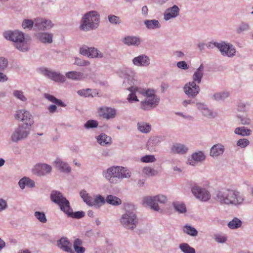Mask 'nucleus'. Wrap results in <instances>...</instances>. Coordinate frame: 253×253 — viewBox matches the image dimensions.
Listing matches in <instances>:
<instances>
[{"instance_id": "f257e3e1", "label": "nucleus", "mask_w": 253, "mask_h": 253, "mask_svg": "<svg viewBox=\"0 0 253 253\" xmlns=\"http://www.w3.org/2000/svg\"><path fill=\"white\" fill-rule=\"evenodd\" d=\"M214 199L221 205H239L243 203L244 198L241 193L235 189L220 188L215 192Z\"/></svg>"}, {"instance_id": "f03ea898", "label": "nucleus", "mask_w": 253, "mask_h": 253, "mask_svg": "<svg viewBox=\"0 0 253 253\" xmlns=\"http://www.w3.org/2000/svg\"><path fill=\"white\" fill-rule=\"evenodd\" d=\"M103 176L112 184H116L124 178H129L131 173L129 170L119 166H112L102 171Z\"/></svg>"}, {"instance_id": "7ed1b4c3", "label": "nucleus", "mask_w": 253, "mask_h": 253, "mask_svg": "<svg viewBox=\"0 0 253 253\" xmlns=\"http://www.w3.org/2000/svg\"><path fill=\"white\" fill-rule=\"evenodd\" d=\"M100 22V15L92 10L85 13L80 22V29L83 31H89L96 29Z\"/></svg>"}, {"instance_id": "20e7f679", "label": "nucleus", "mask_w": 253, "mask_h": 253, "mask_svg": "<svg viewBox=\"0 0 253 253\" xmlns=\"http://www.w3.org/2000/svg\"><path fill=\"white\" fill-rule=\"evenodd\" d=\"M4 37L15 43V46L18 50L26 51L29 49V44L25 41L24 34L18 31H8L3 33Z\"/></svg>"}, {"instance_id": "39448f33", "label": "nucleus", "mask_w": 253, "mask_h": 253, "mask_svg": "<svg viewBox=\"0 0 253 253\" xmlns=\"http://www.w3.org/2000/svg\"><path fill=\"white\" fill-rule=\"evenodd\" d=\"M120 220L121 224L124 228L130 230L136 228L138 222L136 214L130 211H127L123 214Z\"/></svg>"}, {"instance_id": "423d86ee", "label": "nucleus", "mask_w": 253, "mask_h": 253, "mask_svg": "<svg viewBox=\"0 0 253 253\" xmlns=\"http://www.w3.org/2000/svg\"><path fill=\"white\" fill-rule=\"evenodd\" d=\"M167 201V198L163 195H158L155 196H147L143 200V205L149 206L155 211H159L160 208L158 203L165 204Z\"/></svg>"}, {"instance_id": "0eeeda50", "label": "nucleus", "mask_w": 253, "mask_h": 253, "mask_svg": "<svg viewBox=\"0 0 253 253\" xmlns=\"http://www.w3.org/2000/svg\"><path fill=\"white\" fill-rule=\"evenodd\" d=\"M31 126L27 123L19 125L11 136L12 141L16 142L26 138L30 133Z\"/></svg>"}, {"instance_id": "6e6552de", "label": "nucleus", "mask_w": 253, "mask_h": 253, "mask_svg": "<svg viewBox=\"0 0 253 253\" xmlns=\"http://www.w3.org/2000/svg\"><path fill=\"white\" fill-rule=\"evenodd\" d=\"M41 73L48 79L58 83H64L66 81L65 76L60 72L49 70L46 68H41Z\"/></svg>"}, {"instance_id": "1a4fd4ad", "label": "nucleus", "mask_w": 253, "mask_h": 253, "mask_svg": "<svg viewBox=\"0 0 253 253\" xmlns=\"http://www.w3.org/2000/svg\"><path fill=\"white\" fill-rule=\"evenodd\" d=\"M191 191L196 198L202 201L206 202L211 198V194L207 190L197 185L192 186Z\"/></svg>"}, {"instance_id": "9d476101", "label": "nucleus", "mask_w": 253, "mask_h": 253, "mask_svg": "<svg viewBox=\"0 0 253 253\" xmlns=\"http://www.w3.org/2000/svg\"><path fill=\"white\" fill-rule=\"evenodd\" d=\"M15 119L18 121L24 122V124H28V125L32 126L34 121L32 118L30 113L24 109H20L16 111Z\"/></svg>"}, {"instance_id": "9b49d317", "label": "nucleus", "mask_w": 253, "mask_h": 253, "mask_svg": "<svg viewBox=\"0 0 253 253\" xmlns=\"http://www.w3.org/2000/svg\"><path fill=\"white\" fill-rule=\"evenodd\" d=\"M216 47L219 49L223 56L231 57L235 55L236 49L232 44L226 43L224 42L216 43Z\"/></svg>"}, {"instance_id": "f8f14e48", "label": "nucleus", "mask_w": 253, "mask_h": 253, "mask_svg": "<svg viewBox=\"0 0 253 253\" xmlns=\"http://www.w3.org/2000/svg\"><path fill=\"white\" fill-rule=\"evenodd\" d=\"M183 90L189 97L194 98L199 93L200 87L195 82H191L185 84Z\"/></svg>"}, {"instance_id": "ddd939ff", "label": "nucleus", "mask_w": 253, "mask_h": 253, "mask_svg": "<svg viewBox=\"0 0 253 253\" xmlns=\"http://www.w3.org/2000/svg\"><path fill=\"white\" fill-rule=\"evenodd\" d=\"M57 247L63 251L68 253H75L72 249V244L67 237H62L57 242Z\"/></svg>"}, {"instance_id": "4468645a", "label": "nucleus", "mask_w": 253, "mask_h": 253, "mask_svg": "<svg viewBox=\"0 0 253 253\" xmlns=\"http://www.w3.org/2000/svg\"><path fill=\"white\" fill-rule=\"evenodd\" d=\"M51 167L46 164H37L34 169L33 171L38 175L42 176L50 172Z\"/></svg>"}, {"instance_id": "2eb2a0df", "label": "nucleus", "mask_w": 253, "mask_h": 253, "mask_svg": "<svg viewBox=\"0 0 253 253\" xmlns=\"http://www.w3.org/2000/svg\"><path fill=\"white\" fill-rule=\"evenodd\" d=\"M153 99L145 98L140 103L141 108L145 111L150 110L156 107L159 104L160 100H156L154 97Z\"/></svg>"}, {"instance_id": "dca6fc26", "label": "nucleus", "mask_w": 253, "mask_h": 253, "mask_svg": "<svg viewBox=\"0 0 253 253\" xmlns=\"http://www.w3.org/2000/svg\"><path fill=\"white\" fill-rule=\"evenodd\" d=\"M150 59L145 54H141L132 59L133 64L136 66L147 67L149 65Z\"/></svg>"}, {"instance_id": "f3484780", "label": "nucleus", "mask_w": 253, "mask_h": 253, "mask_svg": "<svg viewBox=\"0 0 253 253\" xmlns=\"http://www.w3.org/2000/svg\"><path fill=\"white\" fill-rule=\"evenodd\" d=\"M206 156L204 153L202 151L194 153L191 157L188 160V163L193 166H196L198 163L204 161Z\"/></svg>"}, {"instance_id": "a211bd4d", "label": "nucleus", "mask_w": 253, "mask_h": 253, "mask_svg": "<svg viewBox=\"0 0 253 253\" xmlns=\"http://www.w3.org/2000/svg\"><path fill=\"white\" fill-rule=\"evenodd\" d=\"M179 13V8L178 7L174 5L171 7L167 8L164 14V19L166 20H169L171 18L177 17Z\"/></svg>"}, {"instance_id": "6ab92c4d", "label": "nucleus", "mask_w": 253, "mask_h": 253, "mask_svg": "<svg viewBox=\"0 0 253 253\" xmlns=\"http://www.w3.org/2000/svg\"><path fill=\"white\" fill-rule=\"evenodd\" d=\"M196 106L198 109L201 112L203 115L205 117L209 119H212L215 117V114L204 103H197Z\"/></svg>"}, {"instance_id": "aec40b11", "label": "nucleus", "mask_w": 253, "mask_h": 253, "mask_svg": "<svg viewBox=\"0 0 253 253\" xmlns=\"http://www.w3.org/2000/svg\"><path fill=\"white\" fill-rule=\"evenodd\" d=\"M100 115L103 118L110 119L114 118L116 115V110L115 109L103 107L99 109Z\"/></svg>"}, {"instance_id": "412c9836", "label": "nucleus", "mask_w": 253, "mask_h": 253, "mask_svg": "<svg viewBox=\"0 0 253 253\" xmlns=\"http://www.w3.org/2000/svg\"><path fill=\"white\" fill-rule=\"evenodd\" d=\"M142 41L141 39L136 36H127L123 40V42L128 46H138Z\"/></svg>"}, {"instance_id": "4be33fe9", "label": "nucleus", "mask_w": 253, "mask_h": 253, "mask_svg": "<svg viewBox=\"0 0 253 253\" xmlns=\"http://www.w3.org/2000/svg\"><path fill=\"white\" fill-rule=\"evenodd\" d=\"M55 167L60 172L68 173L71 171V168L69 165L60 159H57L54 162Z\"/></svg>"}, {"instance_id": "5701e85b", "label": "nucleus", "mask_w": 253, "mask_h": 253, "mask_svg": "<svg viewBox=\"0 0 253 253\" xmlns=\"http://www.w3.org/2000/svg\"><path fill=\"white\" fill-rule=\"evenodd\" d=\"M162 140L161 136L151 137L147 141L146 146L148 150L153 151L155 150V147L159 145Z\"/></svg>"}, {"instance_id": "b1692460", "label": "nucleus", "mask_w": 253, "mask_h": 253, "mask_svg": "<svg viewBox=\"0 0 253 253\" xmlns=\"http://www.w3.org/2000/svg\"><path fill=\"white\" fill-rule=\"evenodd\" d=\"M127 89L131 92L127 97L128 101L129 103L138 102L139 100L136 96V92L140 93V88L137 86H130V87L127 88Z\"/></svg>"}, {"instance_id": "393cba45", "label": "nucleus", "mask_w": 253, "mask_h": 253, "mask_svg": "<svg viewBox=\"0 0 253 253\" xmlns=\"http://www.w3.org/2000/svg\"><path fill=\"white\" fill-rule=\"evenodd\" d=\"M224 147L221 144L214 145L211 149L210 155L213 157H216L222 155L224 151Z\"/></svg>"}, {"instance_id": "a878e982", "label": "nucleus", "mask_w": 253, "mask_h": 253, "mask_svg": "<svg viewBox=\"0 0 253 253\" xmlns=\"http://www.w3.org/2000/svg\"><path fill=\"white\" fill-rule=\"evenodd\" d=\"M37 39L43 43L52 42V35L47 33H39L36 35Z\"/></svg>"}, {"instance_id": "bb28decb", "label": "nucleus", "mask_w": 253, "mask_h": 253, "mask_svg": "<svg viewBox=\"0 0 253 253\" xmlns=\"http://www.w3.org/2000/svg\"><path fill=\"white\" fill-rule=\"evenodd\" d=\"M204 67L202 64L200 67L196 70L193 75V81L195 84H199L201 82L202 79L204 75Z\"/></svg>"}, {"instance_id": "cd10ccee", "label": "nucleus", "mask_w": 253, "mask_h": 253, "mask_svg": "<svg viewBox=\"0 0 253 253\" xmlns=\"http://www.w3.org/2000/svg\"><path fill=\"white\" fill-rule=\"evenodd\" d=\"M188 148L184 144L180 143L174 144L171 148V151L175 154H184L188 151Z\"/></svg>"}, {"instance_id": "c85d7f7f", "label": "nucleus", "mask_w": 253, "mask_h": 253, "mask_svg": "<svg viewBox=\"0 0 253 253\" xmlns=\"http://www.w3.org/2000/svg\"><path fill=\"white\" fill-rule=\"evenodd\" d=\"M57 205L61 211L66 214L69 211L71 210V206L69 201L66 199V197L61 200Z\"/></svg>"}, {"instance_id": "c756f323", "label": "nucleus", "mask_w": 253, "mask_h": 253, "mask_svg": "<svg viewBox=\"0 0 253 253\" xmlns=\"http://www.w3.org/2000/svg\"><path fill=\"white\" fill-rule=\"evenodd\" d=\"M66 77L73 80H81L84 78L83 73L77 71H70L66 73Z\"/></svg>"}, {"instance_id": "7c9ffc66", "label": "nucleus", "mask_w": 253, "mask_h": 253, "mask_svg": "<svg viewBox=\"0 0 253 253\" xmlns=\"http://www.w3.org/2000/svg\"><path fill=\"white\" fill-rule=\"evenodd\" d=\"M50 197L52 202L56 204L65 198L61 192L56 190L51 191Z\"/></svg>"}, {"instance_id": "2f4dec72", "label": "nucleus", "mask_w": 253, "mask_h": 253, "mask_svg": "<svg viewBox=\"0 0 253 253\" xmlns=\"http://www.w3.org/2000/svg\"><path fill=\"white\" fill-rule=\"evenodd\" d=\"M144 23L147 29L150 30H154L159 29L161 27V25L157 20H146Z\"/></svg>"}, {"instance_id": "473e14b6", "label": "nucleus", "mask_w": 253, "mask_h": 253, "mask_svg": "<svg viewBox=\"0 0 253 253\" xmlns=\"http://www.w3.org/2000/svg\"><path fill=\"white\" fill-rule=\"evenodd\" d=\"M137 126L138 130L142 133H147L151 130V126L146 122H138Z\"/></svg>"}, {"instance_id": "72a5a7b5", "label": "nucleus", "mask_w": 253, "mask_h": 253, "mask_svg": "<svg viewBox=\"0 0 253 253\" xmlns=\"http://www.w3.org/2000/svg\"><path fill=\"white\" fill-rule=\"evenodd\" d=\"M250 30V26L247 22H241L236 28V33L237 34H241L245 32Z\"/></svg>"}, {"instance_id": "f704fd0d", "label": "nucleus", "mask_w": 253, "mask_h": 253, "mask_svg": "<svg viewBox=\"0 0 253 253\" xmlns=\"http://www.w3.org/2000/svg\"><path fill=\"white\" fill-rule=\"evenodd\" d=\"M97 141L101 145L104 146L111 143V138L105 133H101L97 137Z\"/></svg>"}, {"instance_id": "c9c22d12", "label": "nucleus", "mask_w": 253, "mask_h": 253, "mask_svg": "<svg viewBox=\"0 0 253 253\" xmlns=\"http://www.w3.org/2000/svg\"><path fill=\"white\" fill-rule=\"evenodd\" d=\"M172 206L175 210L180 213H184L187 211L186 207L182 202L174 201L172 203Z\"/></svg>"}, {"instance_id": "e433bc0d", "label": "nucleus", "mask_w": 253, "mask_h": 253, "mask_svg": "<svg viewBox=\"0 0 253 253\" xmlns=\"http://www.w3.org/2000/svg\"><path fill=\"white\" fill-rule=\"evenodd\" d=\"M83 242L80 239H76L73 244V247L76 253H84L85 249L82 247Z\"/></svg>"}, {"instance_id": "4c0bfd02", "label": "nucleus", "mask_w": 253, "mask_h": 253, "mask_svg": "<svg viewBox=\"0 0 253 253\" xmlns=\"http://www.w3.org/2000/svg\"><path fill=\"white\" fill-rule=\"evenodd\" d=\"M105 201L107 203L113 206H119L122 204V201L120 198L112 195H108Z\"/></svg>"}, {"instance_id": "58836bf2", "label": "nucleus", "mask_w": 253, "mask_h": 253, "mask_svg": "<svg viewBox=\"0 0 253 253\" xmlns=\"http://www.w3.org/2000/svg\"><path fill=\"white\" fill-rule=\"evenodd\" d=\"M104 56L103 53L100 50L95 47H90V51L88 55V57L94 58H102Z\"/></svg>"}, {"instance_id": "ea45409f", "label": "nucleus", "mask_w": 253, "mask_h": 253, "mask_svg": "<svg viewBox=\"0 0 253 253\" xmlns=\"http://www.w3.org/2000/svg\"><path fill=\"white\" fill-rule=\"evenodd\" d=\"M140 93L145 96L146 98L153 99L152 97L154 96L156 100H160V98L155 95L154 90H145L140 88Z\"/></svg>"}, {"instance_id": "a19ab883", "label": "nucleus", "mask_w": 253, "mask_h": 253, "mask_svg": "<svg viewBox=\"0 0 253 253\" xmlns=\"http://www.w3.org/2000/svg\"><path fill=\"white\" fill-rule=\"evenodd\" d=\"M242 221L237 217H234L228 223V226L230 229H235L240 227L242 225Z\"/></svg>"}, {"instance_id": "79ce46f5", "label": "nucleus", "mask_w": 253, "mask_h": 253, "mask_svg": "<svg viewBox=\"0 0 253 253\" xmlns=\"http://www.w3.org/2000/svg\"><path fill=\"white\" fill-rule=\"evenodd\" d=\"M229 96V92L226 91L217 92L212 96V98L216 101L222 100Z\"/></svg>"}, {"instance_id": "37998d69", "label": "nucleus", "mask_w": 253, "mask_h": 253, "mask_svg": "<svg viewBox=\"0 0 253 253\" xmlns=\"http://www.w3.org/2000/svg\"><path fill=\"white\" fill-rule=\"evenodd\" d=\"M66 214L68 217L77 219L83 217L85 215V213L83 211H78L74 212L72 208H71V210L69 211Z\"/></svg>"}, {"instance_id": "c03bdc74", "label": "nucleus", "mask_w": 253, "mask_h": 253, "mask_svg": "<svg viewBox=\"0 0 253 253\" xmlns=\"http://www.w3.org/2000/svg\"><path fill=\"white\" fill-rule=\"evenodd\" d=\"M183 231L184 233L192 236H196L198 235L197 230L195 228L188 225L184 226Z\"/></svg>"}, {"instance_id": "a18cd8bd", "label": "nucleus", "mask_w": 253, "mask_h": 253, "mask_svg": "<svg viewBox=\"0 0 253 253\" xmlns=\"http://www.w3.org/2000/svg\"><path fill=\"white\" fill-rule=\"evenodd\" d=\"M179 248L184 253H195V250L187 243H182L179 245Z\"/></svg>"}, {"instance_id": "49530a36", "label": "nucleus", "mask_w": 253, "mask_h": 253, "mask_svg": "<svg viewBox=\"0 0 253 253\" xmlns=\"http://www.w3.org/2000/svg\"><path fill=\"white\" fill-rule=\"evenodd\" d=\"M250 129H246L244 126L237 127L235 128L234 130L235 134L243 136L249 135L250 134Z\"/></svg>"}, {"instance_id": "de8ad7c7", "label": "nucleus", "mask_w": 253, "mask_h": 253, "mask_svg": "<svg viewBox=\"0 0 253 253\" xmlns=\"http://www.w3.org/2000/svg\"><path fill=\"white\" fill-rule=\"evenodd\" d=\"M13 96L20 101L25 102L27 100V98L24 94V92L22 90H15L13 92Z\"/></svg>"}, {"instance_id": "09e8293b", "label": "nucleus", "mask_w": 253, "mask_h": 253, "mask_svg": "<svg viewBox=\"0 0 253 253\" xmlns=\"http://www.w3.org/2000/svg\"><path fill=\"white\" fill-rule=\"evenodd\" d=\"M92 201L93 203L91 206H94L99 207L105 203L104 198L101 195L96 196L94 199L93 198Z\"/></svg>"}, {"instance_id": "8fccbe9b", "label": "nucleus", "mask_w": 253, "mask_h": 253, "mask_svg": "<svg viewBox=\"0 0 253 253\" xmlns=\"http://www.w3.org/2000/svg\"><path fill=\"white\" fill-rule=\"evenodd\" d=\"M34 215L41 222L43 223L46 222L47 219L43 212L36 211L34 213Z\"/></svg>"}, {"instance_id": "3c124183", "label": "nucleus", "mask_w": 253, "mask_h": 253, "mask_svg": "<svg viewBox=\"0 0 253 253\" xmlns=\"http://www.w3.org/2000/svg\"><path fill=\"white\" fill-rule=\"evenodd\" d=\"M108 21L112 24L118 25L121 23L120 17L115 15H109L108 16Z\"/></svg>"}, {"instance_id": "603ef678", "label": "nucleus", "mask_w": 253, "mask_h": 253, "mask_svg": "<svg viewBox=\"0 0 253 253\" xmlns=\"http://www.w3.org/2000/svg\"><path fill=\"white\" fill-rule=\"evenodd\" d=\"M74 64L79 66L86 67L90 65V62L87 60L77 57L75 58V61Z\"/></svg>"}, {"instance_id": "864d4df0", "label": "nucleus", "mask_w": 253, "mask_h": 253, "mask_svg": "<svg viewBox=\"0 0 253 253\" xmlns=\"http://www.w3.org/2000/svg\"><path fill=\"white\" fill-rule=\"evenodd\" d=\"M78 93L81 96L87 97H93L92 94V90L90 88H87L86 89H81L78 91Z\"/></svg>"}, {"instance_id": "5fc2aeb1", "label": "nucleus", "mask_w": 253, "mask_h": 253, "mask_svg": "<svg viewBox=\"0 0 253 253\" xmlns=\"http://www.w3.org/2000/svg\"><path fill=\"white\" fill-rule=\"evenodd\" d=\"M143 173L149 176H155L157 174V171L150 167H145L142 170Z\"/></svg>"}, {"instance_id": "6e6d98bb", "label": "nucleus", "mask_w": 253, "mask_h": 253, "mask_svg": "<svg viewBox=\"0 0 253 253\" xmlns=\"http://www.w3.org/2000/svg\"><path fill=\"white\" fill-rule=\"evenodd\" d=\"M98 125V122L95 120H90L87 121L84 124V126L85 128H93L96 127Z\"/></svg>"}, {"instance_id": "4d7b16f0", "label": "nucleus", "mask_w": 253, "mask_h": 253, "mask_svg": "<svg viewBox=\"0 0 253 253\" xmlns=\"http://www.w3.org/2000/svg\"><path fill=\"white\" fill-rule=\"evenodd\" d=\"M34 29L35 30H44L42 19H37L35 21Z\"/></svg>"}, {"instance_id": "13d9d810", "label": "nucleus", "mask_w": 253, "mask_h": 253, "mask_svg": "<svg viewBox=\"0 0 253 253\" xmlns=\"http://www.w3.org/2000/svg\"><path fill=\"white\" fill-rule=\"evenodd\" d=\"M127 84L132 86V84H134V80L133 78L131 76H128L127 78H126L123 82V86L127 89V88L130 87V86H128Z\"/></svg>"}, {"instance_id": "bf43d9fd", "label": "nucleus", "mask_w": 253, "mask_h": 253, "mask_svg": "<svg viewBox=\"0 0 253 253\" xmlns=\"http://www.w3.org/2000/svg\"><path fill=\"white\" fill-rule=\"evenodd\" d=\"M250 141L246 138L240 139L237 142V145L241 148H244L249 145Z\"/></svg>"}, {"instance_id": "052dcab7", "label": "nucleus", "mask_w": 253, "mask_h": 253, "mask_svg": "<svg viewBox=\"0 0 253 253\" xmlns=\"http://www.w3.org/2000/svg\"><path fill=\"white\" fill-rule=\"evenodd\" d=\"M34 24L32 20L25 19L23 21L22 26L24 29H31L33 27H34Z\"/></svg>"}, {"instance_id": "680f3d73", "label": "nucleus", "mask_w": 253, "mask_h": 253, "mask_svg": "<svg viewBox=\"0 0 253 253\" xmlns=\"http://www.w3.org/2000/svg\"><path fill=\"white\" fill-rule=\"evenodd\" d=\"M156 160L154 155H146L141 158V161L144 163L154 162Z\"/></svg>"}, {"instance_id": "e2e57ef3", "label": "nucleus", "mask_w": 253, "mask_h": 253, "mask_svg": "<svg viewBox=\"0 0 253 253\" xmlns=\"http://www.w3.org/2000/svg\"><path fill=\"white\" fill-rule=\"evenodd\" d=\"M90 51V47L84 45L80 48V53L84 55L88 56L89 52Z\"/></svg>"}, {"instance_id": "0e129e2a", "label": "nucleus", "mask_w": 253, "mask_h": 253, "mask_svg": "<svg viewBox=\"0 0 253 253\" xmlns=\"http://www.w3.org/2000/svg\"><path fill=\"white\" fill-rule=\"evenodd\" d=\"M7 60L4 57L0 58V71H3L7 66Z\"/></svg>"}, {"instance_id": "69168bd1", "label": "nucleus", "mask_w": 253, "mask_h": 253, "mask_svg": "<svg viewBox=\"0 0 253 253\" xmlns=\"http://www.w3.org/2000/svg\"><path fill=\"white\" fill-rule=\"evenodd\" d=\"M177 66L178 68L183 70H187L189 68V66L185 61H183L177 62Z\"/></svg>"}, {"instance_id": "338daca9", "label": "nucleus", "mask_w": 253, "mask_h": 253, "mask_svg": "<svg viewBox=\"0 0 253 253\" xmlns=\"http://www.w3.org/2000/svg\"><path fill=\"white\" fill-rule=\"evenodd\" d=\"M43 25L44 30L50 29L53 25L50 20L46 19H43Z\"/></svg>"}, {"instance_id": "774afa93", "label": "nucleus", "mask_w": 253, "mask_h": 253, "mask_svg": "<svg viewBox=\"0 0 253 253\" xmlns=\"http://www.w3.org/2000/svg\"><path fill=\"white\" fill-rule=\"evenodd\" d=\"M226 238L223 236L216 235L215 237V240L220 243H225L226 241Z\"/></svg>"}]
</instances>
